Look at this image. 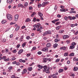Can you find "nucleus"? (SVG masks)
<instances>
[{"mask_svg":"<svg viewBox=\"0 0 78 78\" xmlns=\"http://www.w3.org/2000/svg\"><path fill=\"white\" fill-rule=\"evenodd\" d=\"M7 19L9 20H12V16L10 14H7Z\"/></svg>","mask_w":78,"mask_h":78,"instance_id":"nucleus-1","label":"nucleus"},{"mask_svg":"<svg viewBox=\"0 0 78 78\" xmlns=\"http://www.w3.org/2000/svg\"><path fill=\"white\" fill-rule=\"evenodd\" d=\"M18 8H23L24 7V6H23V5L22 4H19L18 5Z\"/></svg>","mask_w":78,"mask_h":78,"instance_id":"nucleus-2","label":"nucleus"},{"mask_svg":"<svg viewBox=\"0 0 78 78\" xmlns=\"http://www.w3.org/2000/svg\"><path fill=\"white\" fill-rule=\"evenodd\" d=\"M15 21H17V19H18V18H19V15L18 14H16L15 15Z\"/></svg>","mask_w":78,"mask_h":78,"instance_id":"nucleus-3","label":"nucleus"},{"mask_svg":"<svg viewBox=\"0 0 78 78\" xmlns=\"http://www.w3.org/2000/svg\"><path fill=\"white\" fill-rule=\"evenodd\" d=\"M69 37V36L68 35H64L63 36V39H67Z\"/></svg>","mask_w":78,"mask_h":78,"instance_id":"nucleus-4","label":"nucleus"},{"mask_svg":"<svg viewBox=\"0 0 78 78\" xmlns=\"http://www.w3.org/2000/svg\"><path fill=\"white\" fill-rule=\"evenodd\" d=\"M49 69H50V67H48V69H46L45 72L46 73H50V72L49 71Z\"/></svg>","mask_w":78,"mask_h":78,"instance_id":"nucleus-5","label":"nucleus"},{"mask_svg":"<svg viewBox=\"0 0 78 78\" xmlns=\"http://www.w3.org/2000/svg\"><path fill=\"white\" fill-rule=\"evenodd\" d=\"M27 69H24L23 70V72L22 73V75H23V74H24V73H27Z\"/></svg>","mask_w":78,"mask_h":78,"instance_id":"nucleus-6","label":"nucleus"},{"mask_svg":"<svg viewBox=\"0 0 78 78\" xmlns=\"http://www.w3.org/2000/svg\"><path fill=\"white\" fill-rule=\"evenodd\" d=\"M36 25H37V26H36L37 30L39 28V27H41V24H40L39 23L37 24Z\"/></svg>","mask_w":78,"mask_h":78,"instance_id":"nucleus-7","label":"nucleus"},{"mask_svg":"<svg viewBox=\"0 0 78 78\" xmlns=\"http://www.w3.org/2000/svg\"><path fill=\"white\" fill-rule=\"evenodd\" d=\"M37 14L40 17H42L43 16V14L41 12H39L37 13Z\"/></svg>","mask_w":78,"mask_h":78,"instance_id":"nucleus-8","label":"nucleus"},{"mask_svg":"<svg viewBox=\"0 0 78 78\" xmlns=\"http://www.w3.org/2000/svg\"><path fill=\"white\" fill-rule=\"evenodd\" d=\"M51 76L52 77V78H57V76L55 74H54L52 75H51Z\"/></svg>","mask_w":78,"mask_h":78,"instance_id":"nucleus-9","label":"nucleus"},{"mask_svg":"<svg viewBox=\"0 0 78 78\" xmlns=\"http://www.w3.org/2000/svg\"><path fill=\"white\" fill-rule=\"evenodd\" d=\"M24 37L23 36H22L20 37L19 40L20 42H22L23 41V39Z\"/></svg>","mask_w":78,"mask_h":78,"instance_id":"nucleus-10","label":"nucleus"},{"mask_svg":"<svg viewBox=\"0 0 78 78\" xmlns=\"http://www.w3.org/2000/svg\"><path fill=\"white\" fill-rule=\"evenodd\" d=\"M51 43H47V44H46V47H48V48H49V47H51Z\"/></svg>","mask_w":78,"mask_h":78,"instance_id":"nucleus-11","label":"nucleus"},{"mask_svg":"<svg viewBox=\"0 0 78 78\" xmlns=\"http://www.w3.org/2000/svg\"><path fill=\"white\" fill-rule=\"evenodd\" d=\"M42 50L43 51H48V48H45L42 49Z\"/></svg>","mask_w":78,"mask_h":78,"instance_id":"nucleus-12","label":"nucleus"},{"mask_svg":"<svg viewBox=\"0 0 78 78\" xmlns=\"http://www.w3.org/2000/svg\"><path fill=\"white\" fill-rule=\"evenodd\" d=\"M47 62V58H43V61H42L43 62L45 63Z\"/></svg>","mask_w":78,"mask_h":78,"instance_id":"nucleus-13","label":"nucleus"},{"mask_svg":"<svg viewBox=\"0 0 78 78\" xmlns=\"http://www.w3.org/2000/svg\"><path fill=\"white\" fill-rule=\"evenodd\" d=\"M23 51V49L20 50L18 52V54L20 55V54H21Z\"/></svg>","mask_w":78,"mask_h":78,"instance_id":"nucleus-14","label":"nucleus"},{"mask_svg":"<svg viewBox=\"0 0 78 78\" xmlns=\"http://www.w3.org/2000/svg\"><path fill=\"white\" fill-rule=\"evenodd\" d=\"M36 13L35 12H32V13L31 16V17H33L34 16H35V15H36Z\"/></svg>","mask_w":78,"mask_h":78,"instance_id":"nucleus-15","label":"nucleus"},{"mask_svg":"<svg viewBox=\"0 0 78 78\" xmlns=\"http://www.w3.org/2000/svg\"><path fill=\"white\" fill-rule=\"evenodd\" d=\"M63 71L64 69H59L58 70L59 73H62V72H63Z\"/></svg>","mask_w":78,"mask_h":78,"instance_id":"nucleus-16","label":"nucleus"},{"mask_svg":"<svg viewBox=\"0 0 78 78\" xmlns=\"http://www.w3.org/2000/svg\"><path fill=\"white\" fill-rule=\"evenodd\" d=\"M32 70H33V67H29L27 68V70L30 72H31Z\"/></svg>","mask_w":78,"mask_h":78,"instance_id":"nucleus-17","label":"nucleus"},{"mask_svg":"<svg viewBox=\"0 0 78 78\" xmlns=\"http://www.w3.org/2000/svg\"><path fill=\"white\" fill-rule=\"evenodd\" d=\"M78 67L76 66H75L74 67L73 70L74 71H77V70H78Z\"/></svg>","mask_w":78,"mask_h":78,"instance_id":"nucleus-18","label":"nucleus"},{"mask_svg":"<svg viewBox=\"0 0 78 78\" xmlns=\"http://www.w3.org/2000/svg\"><path fill=\"white\" fill-rule=\"evenodd\" d=\"M42 29H43V28H42V27H40L38 28V29H36V30L37 31H41V30H42Z\"/></svg>","mask_w":78,"mask_h":78,"instance_id":"nucleus-19","label":"nucleus"},{"mask_svg":"<svg viewBox=\"0 0 78 78\" xmlns=\"http://www.w3.org/2000/svg\"><path fill=\"white\" fill-rule=\"evenodd\" d=\"M27 44V42H24L22 44V47H25Z\"/></svg>","mask_w":78,"mask_h":78,"instance_id":"nucleus-20","label":"nucleus"},{"mask_svg":"<svg viewBox=\"0 0 78 78\" xmlns=\"http://www.w3.org/2000/svg\"><path fill=\"white\" fill-rule=\"evenodd\" d=\"M48 67L47 66L45 65L43 66V68L44 69V70H46L47 69H48Z\"/></svg>","mask_w":78,"mask_h":78,"instance_id":"nucleus-21","label":"nucleus"},{"mask_svg":"<svg viewBox=\"0 0 78 78\" xmlns=\"http://www.w3.org/2000/svg\"><path fill=\"white\" fill-rule=\"evenodd\" d=\"M64 32V30H60L59 31V33L60 34L63 33Z\"/></svg>","mask_w":78,"mask_h":78,"instance_id":"nucleus-22","label":"nucleus"},{"mask_svg":"<svg viewBox=\"0 0 78 78\" xmlns=\"http://www.w3.org/2000/svg\"><path fill=\"white\" fill-rule=\"evenodd\" d=\"M1 22L2 24H5L6 22V20H2Z\"/></svg>","mask_w":78,"mask_h":78,"instance_id":"nucleus-23","label":"nucleus"},{"mask_svg":"<svg viewBox=\"0 0 78 78\" xmlns=\"http://www.w3.org/2000/svg\"><path fill=\"white\" fill-rule=\"evenodd\" d=\"M75 55V53H71L69 55L70 56H73Z\"/></svg>","mask_w":78,"mask_h":78,"instance_id":"nucleus-24","label":"nucleus"},{"mask_svg":"<svg viewBox=\"0 0 78 78\" xmlns=\"http://www.w3.org/2000/svg\"><path fill=\"white\" fill-rule=\"evenodd\" d=\"M60 11L61 12H66V9H60Z\"/></svg>","mask_w":78,"mask_h":78,"instance_id":"nucleus-25","label":"nucleus"},{"mask_svg":"<svg viewBox=\"0 0 78 78\" xmlns=\"http://www.w3.org/2000/svg\"><path fill=\"white\" fill-rule=\"evenodd\" d=\"M13 58H11V61H14V60H16V58L14 57V56H13Z\"/></svg>","mask_w":78,"mask_h":78,"instance_id":"nucleus-26","label":"nucleus"},{"mask_svg":"<svg viewBox=\"0 0 78 78\" xmlns=\"http://www.w3.org/2000/svg\"><path fill=\"white\" fill-rule=\"evenodd\" d=\"M61 26H57L56 27V30H59V28H61Z\"/></svg>","mask_w":78,"mask_h":78,"instance_id":"nucleus-27","label":"nucleus"},{"mask_svg":"<svg viewBox=\"0 0 78 78\" xmlns=\"http://www.w3.org/2000/svg\"><path fill=\"white\" fill-rule=\"evenodd\" d=\"M37 66L40 69H42L43 68V66H41L40 65H38Z\"/></svg>","mask_w":78,"mask_h":78,"instance_id":"nucleus-28","label":"nucleus"},{"mask_svg":"<svg viewBox=\"0 0 78 78\" xmlns=\"http://www.w3.org/2000/svg\"><path fill=\"white\" fill-rule=\"evenodd\" d=\"M66 42L67 44H69L70 43V40H68L66 41Z\"/></svg>","mask_w":78,"mask_h":78,"instance_id":"nucleus-29","label":"nucleus"},{"mask_svg":"<svg viewBox=\"0 0 78 78\" xmlns=\"http://www.w3.org/2000/svg\"><path fill=\"white\" fill-rule=\"evenodd\" d=\"M24 6H28V3L27 2H26L24 4Z\"/></svg>","mask_w":78,"mask_h":78,"instance_id":"nucleus-30","label":"nucleus"},{"mask_svg":"<svg viewBox=\"0 0 78 78\" xmlns=\"http://www.w3.org/2000/svg\"><path fill=\"white\" fill-rule=\"evenodd\" d=\"M20 28V26H19L18 27H17L16 29H15V31H18V30H19V29Z\"/></svg>","mask_w":78,"mask_h":78,"instance_id":"nucleus-31","label":"nucleus"},{"mask_svg":"<svg viewBox=\"0 0 78 78\" xmlns=\"http://www.w3.org/2000/svg\"><path fill=\"white\" fill-rule=\"evenodd\" d=\"M30 18H28L26 19V20L25 21L26 22H30Z\"/></svg>","mask_w":78,"mask_h":78,"instance_id":"nucleus-32","label":"nucleus"},{"mask_svg":"<svg viewBox=\"0 0 78 78\" xmlns=\"http://www.w3.org/2000/svg\"><path fill=\"white\" fill-rule=\"evenodd\" d=\"M57 47H58V44H55L53 45V47L54 48H56Z\"/></svg>","mask_w":78,"mask_h":78,"instance_id":"nucleus-33","label":"nucleus"},{"mask_svg":"<svg viewBox=\"0 0 78 78\" xmlns=\"http://www.w3.org/2000/svg\"><path fill=\"white\" fill-rule=\"evenodd\" d=\"M46 32L47 33V34H50L51 33V32L50 30H48L47 31H46Z\"/></svg>","mask_w":78,"mask_h":78,"instance_id":"nucleus-34","label":"nucleus"},{"mask_svg":"<svg viewBox=\"0 0 78 78\" xmlns=\"http://www.w3.org/2000/svg\"><path fill=\"white\" fill-rule=\"evenodd\" d=\"M70 48L71 49H73L75 48V46H73L72 45L70 46Z\"/></svg>","mask_w":78,"mask_h":78,"instance_id":"nucleus-35","label":"nucleus"},{"mask_svg":"<svg viewBox=\"0 0 78 78\" xmlns=\"http://www.w3.org/2000/svg\"><path fill=\"white\" fill-rule=\"evenodd\" d=\"M76 43H75V42H73L72 44H72V45H73V46H75V45H76Z\"/></svg>","mask_w":78,"mask_h":78,"instance_id":"nucleus-36","label":"nucleus"},{"mask_svg":"<svg viewBox=\"0 0 78 78\" xmlns=\"http://www.w3.org/2000/svg\"><path fill=\"white\" fill-rule=\"evenodd\" d=\"M37 19H36V18H35V17L34 18L33 20V22H36Z\"/></svg>","mask_w":78,"mask_h":78,"instance_id":"nucleus-37","label":"nucleus"},{"mask_svg":"<svg viewBox=\"0 0 78 78\" xmlns=\"http://www.w3.org/2000/svg\"><path fill=\"white\" fill-rule=\"evenodd\" d=\"M37 6H38V8H40L41 7V4L40 3L38 4L37 5Z\"/></svg>","mask_w":78,"mask_h":78,"instance_id":"nucleus-38","label":"nucleus"},{"mask_svg":"<svg viewBox=\"0 0 78 78\" xmlns=\"http://www.w3.org/2000/svg\"><path fill=\"white\" fill-rule=\"evenodd\" d=\"M68 18L70 19V20H72V17L70 16H68Z\"/></svg>","mask_w":78,"mask_h":78,"instance_id":"nucleus-39","label":"nucleus"},{"mask_svg":"<svg viewBox=\"0 0 78 78\" xmlns=\"http://www.w3.org/2000/svg\"><path fill=\"white\" fill-rule=\"evenodd\" d=\"M47 32H45L43 34V36H46V35H47Z\"/></svg>","mask_w":78,"mask_h":78,"instance_id":"nucleus-40","label":"nucleus"},{"mask_svg":"<svg viewBox=\"0 0 78 78\" xmlns=\"http://www.w3.org/2000/svg\"><path fill=\"white\" fill-rule=\"evenodd\" d=\"M64 56H68V53H65L64 54Z\"/></svg>","mask_w":78,"mask_h":78,"instance_id":"nucleus-41","label":"nucleus"},{"mask_svg":"<svg viewBox=\"0 0 78 78\" xmlns=\"http://www.w3.org/2000/svg\"><path fill=\"white\" fill-rule=\"evenodd\" d=\"M41 5V7H45V4H44V2H43Z\"/></svg>","mask_w":78,"mask_h":78,"instance_id":"nucleus-42","label":"nucleus"},{"mask_svg":"<svg viewBox=\"0 0 78 78\" xmlns=\"http://www.w3.org/2000/svg\"><path fill=\"white\" fill-rule=\"evenodd\" d=\"M30 38V36H28L26 37V39H27V40H29Z\"/></svg>","mask_w":78,"mask_h":78,"instance_id":"nucleus-43","label":"nucleus"},{"mask_svg":"<svg viewBox=\"0 0 78 78\" xmlns=\"http://www.w3.org/2000/svg\"><path fill=\"white\" fill-rule=\"evenodd\" d=\"M31 53H29L28 54H27L26 56H27V57H29V56H31Z\"/></svg>","mask_w":78,"mask_h":78,"instance_id":"nucleus-44","label":"nucleus"},{"mask_svg":"<svg viewBox=\"0 0 78 78\" xmlns=\"http://www.w3.org/2000/svg\"><path fill=\"white\" fill-rule=\"evenodd\" d=\"M12 51L13 53H16V52H17V50L16 49H14V50H12Z\"/></svg>","mask_w":78,"mask_h":78,"instance_id":"nucleus-45","label":"nucleus"},{"mask_svg":"<svg viewBox=\"0 0 78 78\" xmlns=\"http://www.w3.org/2000/svg\"><path fill=\"white\" fill-rule=\"evenodd\" d=\"M8 69L9 70H12V66H10L9 67Z\"/></svg>","mask_w":78,"mask_h":78,"instance_id":"nucleus-46","label":"nucleus"},{"mask_svg":"<svg viewBox=\"0 0 78 78\" xmlns=\"http://www.w3.org/2000/svg\"><path fill=\"white\" fill-rule=\"evenodd\" d=\"M6 41V40L5 38H4L2 40L3 42H5Z\"/></svg>","mask_w":78,"mask_h":78,"instance_id":"nucleus-47","label":"nucleus"},{"mask_svg":"<svg viewBox=\"0 0 78 78\" xmlns=\"http://www.w3.org/2000/svg\"><path fill=\"white\" fill-rule=\"evenodd\" d=\"M59 24H60V21L58 22L55 23L56 25H59Z\"/></svg>","mask_w":78,"mask_h":78,"instance_id":"nucleus-48","label":"nucleus"},{"mask_svg":"<svg viewBox=\"0 0 78 78\" xmlns=\"http://www.w3.org/2000/svg\"><path fill=\"white\" fill-rule=\"evenodd\" d=\"M6 57L5 56H4L3 57H2V59H4L5 60V59H6Z\"/></svg>","mask_w":78,"mask_h":78,"instance_id":"nucleus-49","label":"nucleus"},{"mask_svg":"<svg viewBox=\"0 0 78 78\" xmlns=\"http://www.w3.org/2000/svg\"><path fill=\"white\" fill-rule=\"evenodd\" d=\"M64 19L65 20H68V17H67V16H66L64 17Z\"/></svg>","mask_w":78,"mask_h":78,"instance_id":"nucleus-50","label":"nucleus"},{"mask_svg":"<svg viewBox=\"0 0 78 78\" xmlns=\"http://www.w3.org/2000/svg\"><path fill=\"white\" fill-rule=\"evenodd\" d=\"M60 60L59 59H57L55 61V62H58Z\"/></svg>","mask_w":78,"mask_h":78,"instance_id":"nucleus-51","label":"nucleus"},{"mask_svg":"<svg viewBox=\"0 0 78 78\" xmlns=\"http://www.w3.org/2000/svg\"><path fill=\"white\" fill-rule=\"evenodd\" d=\"M46 59L47 61H51V58H46Z\"/></svg>","mask_w":78,"mask_h":78,"instance_id":"nucleus-52","label":"nucleus"},{"mask_svg":"<svg viewBox=\"0 0 78 78\" xmlns=\"http://www.w3.org/2000/svg\"><path fill=\"white\" fill-rule=\"evenodd\" d=\"M76 57H74L73 58V61H75V60L76 61Z\"/></svg>","mask_w":78,"mask_h":78,"instance_id":"nucleus-53","label":"nucleus"},{"mask_svg":"<svg viewBox=\"0 0 78 78\" xmlns=\"http://www.w3.org/2000/svg\"><path fill=\"white\" fill-rule=\"evenodd\" d=\"M16 77V76L15 75H12L11 76V78H15Z\"/></svg>","mask_w":78,"mask_h":78,"instance_id":"nucleus-54","label":"nucleus"},{"mask_svg":"<svg viewBox=\"0 0 78 78\" xmlns=\"http://www.w3.org/2000/svg\"><path fill=\"white\" fill-rule=\"evenodd\" d=\"M44 4L45 5H47V4H48L49 2H44Z\"/></svg>","mask_w":78,"mask_h":78,"instance_id":"nucleus-55","label":"nucleus"},{"mask_svg":"<svg viewBox=\"0 0 78 78\" xmlns=\"http://www.w3.org/2000/svg\"><path fill=\"white\" fill-rule=\"evenodd\" d=\"M5 52H9V50L8 48H6L5 49Z\"/></svg>","mask_w":78,"mask_h":78,"instance_id":"nucleus-56","label":"nucleus"},{"mask_svg":"<svg viewBox=\"0 0 78 78\" xmlns=\"http://www.w3.org/2000/svg\"><path fill=\"white\" fill-rule=\"evenodd\" d=\"M59 40H58V39H55V42H58V41Z\"/></svg>","mask_w":78,"mask_h":78,"instance_id":"nucleus-57","label":"nucleus"},{"mask_svg":"<svg viewBox=\"0 0 78 78\" xmlns=\"http://www.w3.org/2000/svg\"><path fill=\"white\" fill-rule=\"evenodd\" d=\"M16 66H20V63L19 62H16Z\"/></svg>","mask_w":78,"mask_h":78,"instance_id":"nucleus-58","label":"nucleus"},{"mask_svg":"<svg viewBox=\"0 0 78 78\" xmlns=\"http://www.w3.org/2000/svg\"><path fill=\"white\" fill-rule=\"evenodd\" d=\"M57 17H61V15L60 14H58L57 15Z\"/></svg>","mask_w":78,"mask_h":78,"instance_id":"nucleus-59","label":"nucleus"},{"mask_svg":"<svg viewBox=\"0 0 78 78\" xmlns=\"http://www.w3.org/2000/svg\"><path fill=\"white\" fill-rule=\"evenodd\" d=\"M57 8L58 7H57V5H55L54 8V10H56V9H57Z\"/></svg>","mask_w":78,"mask_h":78,"instance_id":"nucleus-60","label":"nucleus"},{"mask_svg":"<svg viewBox=\"0 0 78 78\" xmlns=\"http://www.w3.org/2000/svg\"><path fill=\"white\" fill-rule=\"evenodd\" d=\"M12 37H13V35L11 34L9 36L10 38H12Z\"/></svg>","mask_w":78,"mask_h":78,"instance_id":"nucleus-61","label":"nucleus"},{"mask_svg":"<svg viewBox=\"0 0 78 78\" xmlns=\"http://www.w3.org/2000/svg\"><path fill=\"white\" fill-rule=\"evenodd\" d=\"M75 24H71V27H75Z\"/></svg>","mask_w":78,"mask_h":78,"instance_id":"nucleus-62","label":"nucleus"},{"mask_svg":"<svg viewBox=\"0 0 78 78\" xmlns=\"http://www.w3.org/2000/svg\"><path fill=\"white\" fill-rule=\"evenodd\" d=\"M42 53V52L41 51H38L37 53V54L38 55H41V54Z\"/></svg>","mask_w":78,"mask_h":78,"instance_id":"nucleus-63","label":"nucleus"},{"mask_svg":"<svg viewBox=\"0 0 78 78\" xmlns=\"http://www.w3.org/2000/svg\"><path fill=\"white\" fill-rule=\"evenodd\" d=\"M78 34V30L77 31L76 33L74 34L75 35H77V34Z\"/></svg>","mask_w":78,"mask_h":78,"instance_id":"nucleus-64","label":"nucleus"}]
</instances>
